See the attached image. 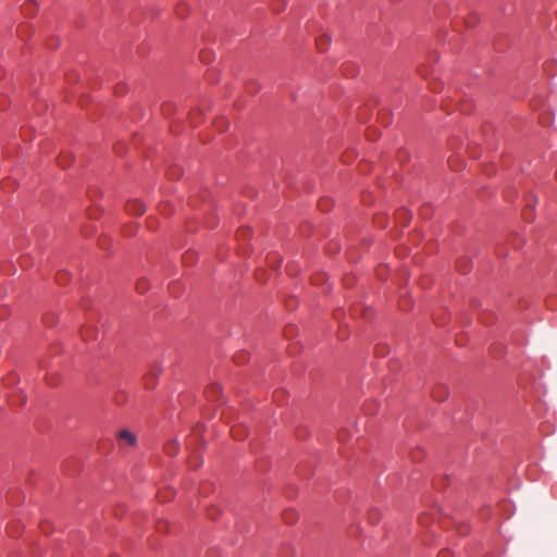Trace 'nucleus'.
Here are the masks:
<instances>
[{
  "label": "nucleus",
  "mask_w": 557,
  "mask_h": 557,
  "mask_svg": "<svg viewBox=\"0 0 557 557\" xmlns=\"http://www.w3.org/2000/svg\"><path fill=\"white\" fill-rule=\"evenodd\" d=\"M449 395L448 387L443 383H437L432 387L431 396L434 400L442 403Z\"/></svg>",
  "instance_id": "f257e3e1"
},
{
  "label": "nucleus",
  "mask_w": 557,
  "mask_h": 557,
  "mask_svg": "<svg viewBox=\"0 0 557 557\" xmlns=\"http://www.w3.org/2000/svg\"><path fill=\"white\" fill-rule=\"evenodd\" d=\"M119 437L121 440H124L127 442L128 445H135L136 443V435L132 432H129L128 430H122L120 431L119 433Z\"/></svg>",
  "instance_id": "f03ea898"
},
{
  "label": "nucleus",
  "mask_w": 557,
  "mask_h": 557,
  "mask_svg": "<svg viewBox=\"0 0 557 557\" xmlns=\"http://www.w3.org/2000/svg\"><path fill=\"white\" fill-rule=\"evenodd\" d=\"M127 210L134 214H143L145 212V208H144L143 203H140L138 201L128 203Z\"/></svg>",
  "instance_id": "7ed1b4c3"
},
{
  "label": "nucleus",
  "mask_w": 557,
  "mask_h": 557,
  "mask_svg": "<svg viewBox=\"0 0 557 557\" xmlns=\"http://www.w3.org/2000/svg\"><path fill=\"white\" fill-rule=\"evenodd\" d=\"M166 449L169 453L175 454L178 450V445L176 442L170 443L168 444Z\"/></svg>",
  "instance_id": "20e7f679"
},
{
  "label": "nucleus",
  "mask_w": 557,
  "mask_h": 557,
  "mask_svg": "<svg viewBox=\"0 0 557 557\" xmlns=\"http://www.w3.org/2000/svg\"><path fill=\"white\" fill-rule=\"evenodd\" d=\"M322 42L326 46L330 42V37H327V36L321 37V39L318 41L319 47L322 45Z\"/></svg>",
  "instance_id": "39448f33"
},
{
  "label": "nucleus",
  "mask_w": 557,
  "mask_h": 557,
  "mask_svg": "<svg viewBox=\"0 0 557 557\" xmlns=\"http://www.w3.org/2000/svg\"><path fill=\"white\" fill-rule=\"evenodd\" d=\"M231 432H232L233 436H236V430L234 428L232 429Z\"/></svg>",
  "instance_id": "423d86ee"
},
{
  "label": "nucleus",
  "mask_w": 557,
  "mask_h": 557,
  "mask_svg": "<svg viewBox=\"0 0 557 557\" xmlns=\"http://www.w3.org/2000/svg\"><path fill=\"white\" fill-rule=\"evenodd\" d=\"M286 516L290 515V516H294L295 513L293 511H286L285 513Z\"/></svg>",
  "instance_id": "0eeeda50"
},
{
  "label": "nucleus",
  "mask_w": 557,
  "mask_h": 557,
  "mask_svg": "<svg viewBox=\"0 0 557 557\" xmlns=\"http://www.w3.org/2000/svg\"><path fill=\"white\" fill-rule=\"evenodd\" d=\"M400 307H403L404 309H406L405 305H404V300H401L400 302Z\"/></svg>",
  "instance_id": "6e6552de"
}]
</instances>
